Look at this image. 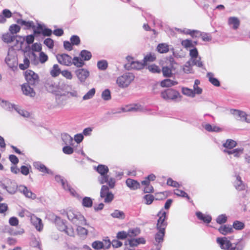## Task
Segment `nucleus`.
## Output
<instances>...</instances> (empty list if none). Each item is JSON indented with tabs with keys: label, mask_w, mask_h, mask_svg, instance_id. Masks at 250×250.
Returning a JSON list of instances; mask_svg holds the SVG:
<instances>
[{
	"label": "nucleus",
	"mask_w": 250,
	"mask_h": 250,
	"mask_svg": "<svg viewBox=\"0 0 250 250\" xmlns=\"http://www.w3.org/2000/svg\"><path fill=\"white\" fill-rule=\"evenodd\" d=\"M216 241L220 248L225 250H243L245 242L242 239H238L236 242L231 243L227 237H218Z\"/></svg>",
	"instance_id": "obj_3"
},
{
	"label": "nucleus",
	"mask_w": 250,
	"mask_h": 250,
	"mask_svg": "<svg viewBox=\"0 0 250 250\" xmlns=\"http://www.w3.org/2000/svg\"><path fill=\"white\" fill-rule=\"evenodd\" d=\"M176 30L179 32L184 33L186 34L190 35V36H194V33L199 34V31L198 30H191L190 29L186 28L183 30H182L181 29H176Z\"/></svg>",
	"instance_id": "obj_55"
},
{
	"label": "nucleus",
	"mask_w": 250,
	"mask_h": 250,
	"mask_svg": "<svg viewBox=\"0 0 250 250\" xmlns=\"http://www.w3.org/2000/svg\"><path fill=\"white\" fill-rule=\"evenodd\" d=\"M82 205L83 207L86 208L91 207L93 205L92 199L89 197H84L82 200Z\"/></svg>",
	"instance_id": "obj_44"
},
{
	"label": "nucleus",
	"mask_w": 250,
	"mask_h": 250,
	"mask_svg": "<svg viewBox=\"0 0 250 250\" xmlns=\"http://www.w3.org/2000/svg\"><path fill=\"white\" fill-rule=\"evenodd\" d=\"M148 70L154 73H160L161 72V69L155 64H151L147 67Z\"/></svg>",
	"instance_id": "obj_58"
},
{
	"label": "nucleus",
	"mask_w": 250,
	"mask_h": 250,
	"mask_svg": "<svg viewBox=\"0 0 250 250\" xmlns=\"http://www.w3.org/2000/svg\"><path fill=\"white\" fill-rule=\"evenodd\" d=\"M240 21L239 19L235 17H229L228 19V24L231 26L233 29H237L240 25Z\"/></svg>",
	"instance_id": "obj_25"
},
{
	"label": "nucleus",
	"mask_w": 250,
	"mask_h": 250,
	"mask_svg": "<svg viewBox=\"0 0 250 250\" xmlns=\"http://www.w3.org/2000/svg\"><path fill=\"white\" fill-rule=\"evenodd\" d=\"M17 22L21 25H23L25 26V29H29L31 28H35V26L34 25V23L32 21H26L22 19H18L17 21Z\"/></svg>",
	"instance_id": "obj_29"
},
{
	"label": "nucleus",
	"mask_w": 250,
	"mask_h": 250,
	"mask_svg": "<svg viewBox=\"0 0 250 250\" xmlns=\"http://www.w3.org/2000/svg\"><path fill=\"white\" fill-rule=\"evenodd\" d=\"M223 151L229 155L233 154L234 157L238 158L243 153V149L237 148L232 150L224 149Z\"/></svg>",
	"instance_id": "obj_27"
},
{
	"label": "nucleus",
	"mask_w": 250,
	"mask_h": 250,
	"mask_svg": "<svg viewBox=\"0 0 250 250\" xmlns=\"http://www.w3.org/2000/svg\"><path fill=\"white\" fill-rule=\"evenodd\" d=\"M5 62L7 65L13 70H14L15 68H16L18 64L16 57L9 53H8L7 56L5 59Z\"/></svg>",
	"instance_id": "obj_19"
},
{
	"label": "nucleus",
	"mask_w": 250,
	"mask_h": 250,
	"mask_svg": "<svg viewBox=\"0 0 250 250\" xmlns=\"http://www.w3.org/2000/svg\"><path fill=\"white\" fill-rule=\"evenodd\" d=\"M73 63L75 66L77 67H82L84 64V62L81 58L75 57L72 59Z\"/></svg>",
	"instance_id": "obj_42"
},
{
	"label": "nucleus",
	"mask_w": 250,
	"mask_h": 250,
	"mask_svg": "<svg viewBox=\"0 0 250 250\" xmlns=\"http://www.w3.org/2000/svg\"><path fill=\"white\" fill-rule=\"evenodd\" d=\"M227 221V217L226 214H221L219 215L216 218V222L219 224H222L226 223Z\"/></svg>",
	"instance_id": "obj_62"
},
{
	"label": "nucleus",
	"mask_w": 250,
	"mask_h": 250,
	"mask_svg": "<svg viewBox=\"0 0 250 250\" xmlns=\"http://www.w3.org/2000/svg\"><path fill=\"white\" fill-rule=\"evenodd\" d=\"M56 58L59 63L63 65L69 66L73 63L72 57L65 53L57 55Z\"/></svg>",
	"instance_id": "obj_10"
},
{
	"label": "nucleus",
	"mask_w": 250,
	"mask_h": 250,
	"mask_svg": "<svg viewBox=\"0 0 250 250\" xmlns=\"http://www.w3.org/2000/svg\"><path fill=\"white\" fill-rule=\"evenodd\" d=\"M9 31L10 33L14 35L19 33L21 30V27L17 24H12L9 27Z\"/></svg>",
	"instance_id": "obj_61"
},
{
	"label": "nucleus",
	"mask_w": 250,
	"mask_h": 250,
	"mask_svg": "<svg viewBox=\"0 0 250 250\" xmlns=\"http://www.w3.org/2000/svg\"><path fill=\"white\" fill-rule=\"evenodd\" d=\"M181 43L184 48L189 50L194 47L197 44V42L196 41H193L191 40L186 39L182 40Z\"/></svg>",
	"instance_id": "obj_23"
},
{
	"label": "nucleus",
	"mask_w": 250,
	"mask_h": 250,
	"mask_svg": "<svg viewBox=\"0 0 250 250\" xmlns=\"http://www.w3.org/2000/svg\"><path fill=\"white\" fill-rule=\"evenodd\" d=\"M55 223L57 226L58 229L61 231H64L66 229V225L64 222L60 217L56 216L55 219Z\"/></svg>",
	"instance_id": "obj_28"
},
{
	"label": "nucleus",
	"mask_w": 250,
	"mask_h": 250,
	"mask_svg": "<svg viewBox=\"0 0 250 250\" xmlns=\"http://www.w3.org/2000/svg\"><path fill=\"white\" fill-rule=\"evenodd\" d=\"M1 106L6 110H11L12 109L14 108V106L15 105L12 104L8 102L5 101H2L0 103Z\"/></svg>",
	"instance_id": "obj_53"
},
{
	"label": "nucleus",
	"mask_w": 250,
	"mask_h": 250,
	"mask_svg": "<svg viewBox=\"0 0 250 250\" xmlns=\"http://www.w3.org/2000/svg\"><path fill=\"white\" fill-rule=\"evenodd\" d=\"M80 97V92L72 85L63 83L59 85L55 94V99L59 106H64L69 98L78 99Z\"/></svg>",
	"instance_id": "obj_2"
},
{
	"label": "nucleus",
	"mask_w": 250,
	"mask_h": 250,
	"mask_svg": "<svg viewBox=\"0 0 250 250\" xmlns=\"http://www.w3.org/2000/svg\"><path fill=\"white\" fill-rule=\"evenodd\" d=\"M31 86L30 84L24 83L22 85L21 89L23 93L26 96L34 97L36 95V93L33 87H32Z\"/></svg>",
	"instance_id": "obj_18"
},
{
	"label": "nucleus",
	"mask_w": 250,
	"mask_h": 250,
	"mask_svg": "<svg viewBox=\"0 0 250 250\" xmlns=\"http://www.w3.org/2000/svg\"><path fill=\"white\" fill-rule=\"evenodd\" d=\"M61 71L60 69L59 65L57 64H54L50 70V75L53 77H56L59 76V75L61 73Z\"/></svg>",
	"instance_id": "obj_43"
},
{
	"label": "nucleus",
	"mask_w": 250,
	"mask_h": 250,
	"mask_svg": "<svg viewBox=\"0 0 250 250\" xmlns=\"http://www.w3.org/2000/svg\"><path fill=\"white\" fill-rule=\"evenodd\" d=\"M108 66V63L105 60H101L97 62V67L101 70H105Z\"/></svg>",
	"instance_id": "obj_51"
},
{
	"label": "nucleus",
	"mask_w": 250,
	"mask_h": 250,
	"mask_svg": "<svg viewBox=\"0 0 250 250\" xmlns=\"http://www.w3.org/2000/svg\"><path fill=\"white\" fill-rule=\"evenodd\" d=\"M196 214L199 219L203 221L205 223H209L211 221V217L209 215H205L200 211L197 212Z\"/></svg>",
	"instance_id": "obj_31"
},
{
	"label": "nucleus",
	"mask_w": 250,
	"mask_h": 250,
	"mask_svg": "<svg viewBox=\"0 0 250 250\" xmlns=\"http://www.w3.org/2000/svg\"><path fill=\"white\" fill-rule=\"evenodd\" d=\"M203 126L207 131L209 132H220L222 130L219 127L209 124L203 125Z\"/></svg>",
	"instance_id": "obj_34"
},
{
	"label": "nucleus",
	"mask_w": 250,
	"mask_h": 250,
	"mask_svg": "<svg viewBox=\"0 0 250 250\" xmlns=\"http://www.w3.org/2000/svg\"><path fill=\"white\" fill-rule=\"evenodd\" d=\"M209 82L215 86H219L220 85L219 81L214 77V75L211 72H208L207 74Z\"/></svg>",
	"instance_id": "obj_32"
},
{
	"label": "nucleus",
	"mask_w": 250,
	"mask_h": 250,
	"mask_svg": "<svg viewBox=\"0 0 250 250\" xmlns=\"http://www.w3.org/2000/svg\"><path fill=\"white\" fill-rule=\"evenodd\" d=\"M157 50L160 53H166L169 51V46L165 43H160L157 47Z\"/></svg>",
	"instance_id": "obj_35"
},
{
	"label": "nucleus",
	"mask_w": 250,
	"mask_h": 250,
	"mask_svg": "<svg viewBox=\"0 0 250 250\" xmlns=\"http://www.w3.org/2000/svg\"><path fill=\"white\" fill-rule=\"evenodd\" d=\"M96 171L100 174L98 177V181L100 184L106 183L108 186L103 185L100 191V197L104 199V202L106 203L111 202L113 198L114 195L111 192L109 191V188H113L115 185L116 180L113 177H110L107 174L108 167L104 165H99L96 168Z\"/></svg>",
	"instance_id": "obj_1"
},
{
	"label": "nucleus",
	"mask_w": 250,
	"mask_h": 250,
	"mask_svg": "<svg viewBox=\"0 0 250 250\" xmlns=\"http://www.w3.org/2000/svg\"><path fill=\"white\" fill-rule=\"evenodd\" d=\"M62 139L65 145H72L73 142V138L69 134L67 133H63L62 134Z\"/></svg>",
	"instance_id": "obj_39"
},
{
	"label": "nucleus",
	"mask_w": 250,
	"mask_h": 250,
	"mask_svg": "<svg viewBox=\"0 0 250 250\" xmlns=\"http://www.w3.org/2000/svg\"><path fill=\"white\" fill-rule=\"evenodd\" d=\"M174 194L177 196L186 198L188 200L190 199V197L188 194L183 190L175 189L174 190Z\"/></svg>",
	"instance_id": "obj_47"
},
{
	"label": "nucleus",
	"mask_w": 250,
	"mask_h": 250,
	"mask_svg": "<svg viewBox=\"0 0 250 250\" xmlns=\"http://www.w3.org/2000/svg\"><path fill=\"white\" fill-rule=\"evenodd\" d=\"M192 65H193L191 61L187 62L183 66L184 72L187 74L192 73Z\"/></svg>",
	"instance_id": "obj_46"
},
{
	"label": "nucleus",
	"mask_w": 250,
	"mask_h": 250,
	"mask_svg": "<svg viewBox=\"0 0 250 250\" xmlns=\"http://www.w3.org/2000/svg\"><path fill=\"white\" fill-rule=\"evenodd\" d=\"M14 110L16 111L20 115L24 117H28L29 116V113L28 111L21 109L20 107L15 105L14 106Z\"/></svg>",
	"instance_id": "obj_49"
},
{
	"label": "nucleus",
	"mask_w": 250,
	"mask_h": 250,
	"mask_svg": "<svg viewBox=\"0 0 250 250\" xmlns=\"http://www.w3.org/2000/svg\"><path fill=\"white\" fill-rule=\"evenodd\" d=\"M33 166L39 171L44 173H47L50 175H53V172L52 170L45 167L44 165L40 162H35L33 163Z\"/></svg>",
	"instance_id": "obj_17"
},
{
	"label": "nucleus",
	"mask_w": 250,
	"mask_h": 250,
	"mask_svg": "<svg viewBox=\"0 0 250 250\" xmlns=\"http://www.w3.org/2000/svg\"><path fill=\"white\" fill-rule=\"evenodd\" d=\"M80 55L83 61H88L92 57L91 52L86 50L81 51Z\"/></svg>",
	"instance_id": "obj_40"
},
{
	"label": "nucleus",
	"mask_w": 250,
	"mask_h": 250,
	"mask_svg": "<svg viewBox=\"0 0 250 250\" xmlns=\"http://www.w3.org/2000/svg\"><path fill=\"white\" fill-rule=\"evenodd\" d=\"M30 245L34 248H38L41 250V242L39 239L35 237L32 238L30 242Z\"/></svg>",
	"instance_id": "obj_56"
},
{
	"label": "nucleus",
	"mask_w": 250,
	"mask_h": 250,
	"mask_svg": "<svg viewBox=\"0 0 250 250\" xmlns=\"http://www.w3.org/2000/svg\"><path fill=\"white\" fill-rule=\"evenodd\" d=\"M96 89L94 88L90 89L83 97V100L86 101L92 99L95 95Z\"/></svg>",
	"instance_id": "obj_38"
},
{
	"label": "nucleus",
	"mask_w": 250,
	"mask_h": 250,
	"mask_svg": "<svg viewBox=\"0 0 250 250\" xmlns=\"http://www.w3.org/2000/svg\"><path fill=\"white\" fill-rule=\"evenodd\" d=\"M67 216L69 220L76 226L87 225L85 218L79 212L69 210L67 212Z\"/></svg>",
	"instance_id": "obj_4"
},
{
	"label": "nucleus",
	"mask_w": 250,
	"mask_h": 250,
	"mask_svg": "<svg viewBox=\"0 0 250 250\" xmlns=\"http://www.w3.org/2000/svg\"><path fill=\"white\" fill-rule=\"evenodd\" d=\"M3 41L6 43H12L16 41L17 43H20L21 45L24 41V38L22 36L14 35L10 33H6L2 36Z\"/></svg>",
	"instance_id": "obj_8"
},
{
	"label": "nucleus",
	"mask_w": 250,
	"mask_h": 250,
	"mask_svg": "<svg viewBox=\"0 0 250 250\" xmlns=\"http://www.w3.org/2000/svg\"><path fill=\"white\" fill-rule=\"evenodd\" d=\"M111 215L112 217L115 218H118L120 219H124L125 218V214L122 211L116 209L111 214Z\"/></svg>",
	"instance_id": "obj_41"
},
{
	"label": "nucleus",
	"mask_w": 250,
	"mask_h": 250,
	"mask_svg": "<svg viewBox=\"0 0 250 250\" xmlns=\"http://www.w3.org/2000/svg\"><path fill=\"white\" fill-rule=\"evenodd\" d=\"M31 169L30 165L22 166L21 167L20 171L21 173L23 175L26 176L29 173L30 170Z\"/></svg>",
	"instance_id": "obj_54"
},
{
	"label": "nucleus",
	"mask_w": 250,
	"mask_h": 250,
	"mask_svg": "<svg viewBox=\"0 0 250 250\" xmlns=\"http://www.w3.org/2000/svg\"><path fill=\"white\" fill-rule=\"evenodd\" d=\"M236 142L231 139H228L223 144V146L226 148L225 149H231L236 146Z\"/></svg>",
	"instance_id": "obj_36"
},
{
	"label": "nucleus",
	"mask_w": 250,
	"mask_h": 250,
	"mask_svg": "<svg viewBox=\"0 0 250 250\" xmlns=\"http://www.w3.org/2000/svg\"><path fill=\"white\" fill-rule=\"evenodd\" d=\"M189 56L190 57L189 61L191 62L192 64L199 67H202L203 64L201 62V57L199 56L197 49L195 46L193 48L189 49Z\"/></svg>",
	"instance_id": "obj_6"
},
{
	"label": "nucleus",
	"mask_w": 250,
	"mask_h": 250,
	"mask_svg": "<svg viewBox=\"0 0 250 250\" xmlns=\"http://www.w3.org/2000/svg\"><path fill=\"white\" fill-rule=\"evenodd\" d=\"M134 78L132 73L126 72L117 78L116 83L120 88H125L129 85Z\"/></svg>",
	"instance_id": "obj_5"
},
{
	"label": "nucleus",
	"mask_w": 250,
	"mask_h": 250,
	"mask_svg": "<svg viewBox=\"0 0 250 250\" xmlns=\"http://www.w3.org/2000/svg\"><path fill=\"white\" fill-rule=\"evenodd\" d=\"M29 63L30 62L29 59L27 57H24L23 59V63L19 64V68L21 70H25L29 67Z\"/></svg>",
	"instance_id": "obj_60"
},
{
	"label": "nucleus",
	"mask_w": 250,
	"mask_h": 250,
	"mask_svg": "<svg viewBox=\"0 0 250 250\" xmlns=\"http://www.w3.org/2000/svg\"><path fill=\"white\" fill-rule=\"evenodd\" d=\"M236 180L233 183V186L235 189L238 191H243L246 188V185L242 181L241 177L236 175L235 176Z\"/></svg>",
	"instance_id": "obj_22"
},
{
	"label": "nucleus",
	"mask_w": 250,
	"mask_h": 250,
	"mask_svg": "<svg viewBox=\"0 0 250 250\" xmlns=\"http://www.w3.org/2000/svg\"><path fill=\"white\" fill-rule=\"evenodd\" d=\"M159 219L157 220V229H166L167 223L166 221L167 218L166 212L160 211L157 214Z\"/></svg>",
	"instance_id": "obj_13"
},
{
	"label": "nucleus",
	"mask_w": 250,
	"mask_h": 250,
	"mask_svg": "<svg viewBox=\"0 0 250 250\" xmlns=\"http://www.w3.org/2000/svg\"><path fill=\"white\" fill-rule=\"evenodd\" d=\"M177 84V82L169 79H167L162 81L161 83L162 87H170Z\"/></svg>",
	"instance_id": "obj_37"
},
{
	"label": "nucleus",
	"mask_w": 250,
	"mask_h": 250,
	"mask_svg": "<svg viewBox=\"0 0 250 250\" xmlns=\"http://www.w3.org/2000/svg\"><path fill=\"white\" fill-rule=\"evenodd\" d=\"M158 230L155 236L156 242L160 243L163 241L164 237L165 234V229H157Z\"/></svg>",
	"instance_id": "obj_33"
},
{
	"label": "nucleus",
	"mask_w": 250,
	"mask_h": 250,
	"mask_svg": "<svg viewBox=\"0 0 250 250\" xmlns=\"http://www.w3.org/2000/svg\"><path fill=\"white\" fill-rule=\"evenodd\" d=\"M126 184L132 190H136L140 188V184L139 182L130 178L126 180Z\"/></svg>",
	"instance_id": "obj_26"
},
{
	"label": "nucleus",
	"mask_w": 250,
	"mask_h": 250,
	"mask_svg": "<svg viewBox=\"0 0 250 250\" xmlns=\"http://www.w3.org/2000/svg\"><path fill=\"white\" fill-rule=\"evenodd\" d=\"M25 78L27 84L32 86L37 84L39 81V78L37 74L31 70H27L25 72Z\"/></svg>",
	"instance_id": "obj_7"
},
{
	"label": "nucleus",
	"mask_w": 250,
	"mask_h": 250,
	"mask_svg": "<svg viewBox=\"0 0 250 250\" xmlns=\"http://www.w3.org/2000/svg\"><path fill=\"white\" fill-rule=\"evenodd\" d=\"M179 95V93L173 89H167L161 92L162 97L166 100H174L177 99Z\"/></svg>",
	"instance_id": "obj_11"
},
{
	"label": "nucleus",
	"mask_w": 250,
	"mask_h": 250,
	"mask_svg": "<svg viewBox=\"0 0 250 250\" xmlns=\"http://www.w3.org/2000/svg\"><path fill=\"white\" fill-rule=\"evenodd\" d=\"M230 112L237 120L245 121L247 123H250V114H247L243 111L236 109L231 110Z\"/></svg>",
	"instance_id": "obj_14"
},
{
	"label": "nucleus",
	"mask_w": 250,
	"mask_h": 250,
	"mask_svg": "<svg viewBox=\"0 0 250 250\" xmlns=\"http://www.w3.org/2000/svg\"><path fill=\"white\" fill-rule=\"evenodd\" d=\"M63 188L65 190H68L73 196L77 197V198H80L79 195L76 192L75 190L71 188L68 183L66 184V186Z\"/></svg>",
	"instance_id": "obj_57"
},
{
	"label": "nucleus",
	"mask_w": 250,
	"mask_h": 250,
	"mask_svg": "<svg viewBox=\"0 0 250 250\" xmlns=\"http://www.w3.org/2000/svg\"><path fill=\"white\" fill-rule=\"evenodd\" d=\"M156 56L154 54H149L146 55L143 60L145 65H146L147 62H152L155 61Z\"/></svg>",
	"instance_id": "obj_48"
},
{
	"label": "nucleus",
	"mask_w": 250,
	"mask_h": 250,
	"mask_svg": "<svg viewBox=\"0 0 250 250\" xmlns=\"http://www.w3.org/2000/svg\"><path fill=\"white\" fill-rule=\"evenodd\" d=\"M199 33L198 35H200L202 38V39L203 41L205 42H209L211 40V36L208 33H201L199 31Z\"/></svg>",
	"instance_id": "obj_63"
},
{
	"label": "nucleus",
	"mask_w": 250,
	"mask_h": 250,
	"mask_svg": "<svg viewBox=\"0 0 250 250\" xmlns=\"http://www.w3.org/2000/svg\"><path fill=\"white\" fill-rule=\"evenodd\" d=\"M10 185L6 186L4 184H1L0 187L7 190V191L11 194H14L16 191L17 186L14 182L10 181Z\"/></svg>",
	"instance_id": "obj_24"
},
{
	"label": "nucleus",
	"mask_w": 250,
	"mask_h": 250,
	"mask_svg": "<svg viewBox=\"0 0 250 250\" xmlns=\"http://www.w3.org/2000/svg\"><path fill=\"white\" fill-rule=\"evenodd\" d=\"M182 92L184 95L188 97L193 98L195 96V92H193V90L188 87H183L182 88Z\"/></svg>",
	"instance_id": "obj_45"
},
{
	"label": "nucleus",
	"mask_w": 250,
	"mask_h": 250,
	"mask_svg": "<svg viewBox=\"0 0 250 250\" xmlns=\"http://www.w3.org/2000/svg\"><path fill=\"white\" fill-rule=\"evenodd\" d=\"M77 231L78 234L81 236H85L87 234V230L81 226H77Z\"/></svg>",
	"instance_id": "obj_59"
},
{
	"label": "nucleus",
	"mask_w": 250,
	"mask_h": 250,
	"mask_svg": "<svg viewBox=\"0 0 250 250\" xmlns=\"http://www.w3.org/2000/svg\"><path fill=\"white\" fill-rule=\"evenodd\" d=\"M128 62L125 64V67L129 69H133L136 70H140L144 68L145 66L144 62H141L138 61H133V58L130 56L126 57Z\"/></svg>",
	"instance_id": "obj_9"
},
{
	"label": "nucleus",
	"mask_w": 250,
	"mask_h": 250,
	"mask_svg": "<svg viewBox=\"0 0 250 250\" xmlns=\"http://www.w3.org/2000/svg\"><path fill=\"white\" fill-rule=\"evenodd\" d=\"M218 230L222 234L226 235L231 233L233 231V229L231 226L223 225L219 228Z\"/></svg>",
	"instance_id": "obj_30"
},
{
	"label": "nucleus",
	"mask_w": 250,
	"mask_h": 250,
	"mask_svg": "<svg viewBox=\"0 0 250 250\" xmlns=\"http://www.w3.org/2000/svg\"><path fill=\"white\" fill-rule=\"evenodd\" d=\"M18 190L20 192L22 193L27 198L34 199L36 198L35 194L33 193L30 190L27 188L23 185H20L18 187Z\"/></svg>",
	"instance_id": "obj_21"
},
{
	"label": "nucleus",
	"mask_w": 250,
	"mask_h": 250,
	"mask_svg": "<svg viewBox=\"0 0 250 250\" xmlns=\"http://www.w3.org/2000/svg\"><path fill=\"white\" fill-rule=\"evenodd\" d=\"M30 217L31 222L36 229L39 231H42L43 227L42 220L34 214H30Z\"/></svg>",
	"instance_id": "obj_16"
},
{
	"label": "nucleus",
	"mask_w": 250,
	"mask_h": 250,
	"mask_svg": "<svg viewBox=\"0 0 250 250\" xmlns=\"http://www.w3.org/2000/svg\"><path fill=\"white\" fill-rule=\"evenodd\" d=\"M162 72L165 77H169L172 75L171 69L167 66L163 67Z\"/></svg>",
	"instance_id": "obj_64"
},
{
	"label": "nucleus",
	"mask_w": 250,
	"mask_h": 250,
	"mask_svg": "<svg viewBox=\"0 0 250 250\" xmlns=\"http://www.w3.org/2000/svg\"><path fill=\"white\" fill-rule=\"evenodd\" d=\"M102 98L105 101H109L111 99V93L108 89L104 90L102 93Z\"/></svg>",
	"instance_id": "obj_52"
},
{
	"label": "nucleus",
	"mask_w": 250,
	"mask_h": 250,
	"mask_svg": "<svg viewBox=\"0 0 250 250\" xmlns=\"http://www.w3.org/2000/svg\"><path fill=\"white\" fill-rule=\"evenodd\" d=\"M75 74L81 83H85L89 76V72L86 69L79 68L75 70Z\"/></svg>",
	"instance_id": "obj_12"
},
{
	"label": "nucleus",
	"mask_w": 250,
	"mask_h": 250,
	"mask_svg": "<svg viewBox=\"0 0 250 250\" xmlns=\"http://www.w3.org/2000/svg\"><path fill=\"white\" fill-rule=\"evenodd\" d=\"M143 110V107L139 104H129L122 108L123 112H138Z\"/></svg>",
	"instance_id": "obj_20"
},
{
	"label": "nucleus",
	"mask_w": 250,
	"mask_h": 250,
	"mask_svg": "<svg viewBox=\"0 0 250 250\" xmlns=\"http://www.w3.org/2000/svg\"><path fill=\"white\" fill-rule=\"evenodd\" d=\"M200 81L198 80H196L194 81V83L193 85V92H195V94H200L202 92V89L198 86V85L200 84Z\"/></svg>",
	"instance_id": "obj_50"
},
{
	"label": "nucleus",
	"mask_w": 250,
	"mask_h": 250,
	"mask_svg": "<svg viewBox=\"0 0 250 250\" xmlns=\"http://www.w3.org/2000/svg\"><path fill=\"white\" fill-rule=\"evenodd\" d=\"M111 243L109 240H105L104 242L95 241L91 244L92 247L95 250L108 249Z\"/></svg>",
	"instance_id": "obj_15"
}]
</instances>
